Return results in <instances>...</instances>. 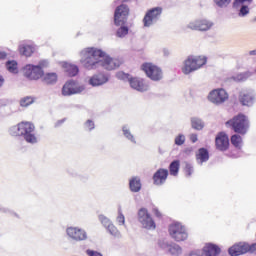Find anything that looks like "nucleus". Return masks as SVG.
<instances>
[{
  "instance_id": "nucleus-1",
  "label": "nucleus",
  "mask_w": 256,
  "mask_h": 256,
  "mask_svg": "<svg viewBox=\"0 0 256 256\" xmlns=\"http://www.w3.org/2000/svg\"><path fill=\"white\" fill-rule=\"evenodd\" d=\"M101 61L111 63V57L107 52L96 47H87L80 51V62L82 65H97Z\"/></svg>"
},
{
  "instance_id": "nucleus-2",
  "label": "nucleus",
  "mask_w": 256,
  "mask_h": 256,
  "mask_svg": "<svg viewBox=\"0 0 256 256\" xmlns=\"http://www.w3.org/2000/svg\"><path fill=\"white\" fill-rule=\"evenodd\" d=\"M226 126L239 135H245L249 131V119L244 114H238L227 121Z\"/></svg>"
},
{
  "instance_id": "nucleus-3",
  "label": "nucleus",
  "mask_w": 256,
  "mask_h": 256,
  "mask_svg": "<svg viewBox=\"0 0 256 256\" xmlns=\"http://www.w3.org/2000/svg\"><path fill=\"white\" fill-rule=\"evenodd\" d=\"M168 232L171 239H174L176 243H181L189 239V233L187 232V228L179 222L170 224Z\"/></svg>"
},
{
  "instance_id": "nucleus-4",
  "label": "nucleus",
  "mask_w": 256,
  "mask_h": 256,
  "mask_svg": "<svg viewBox=\"0 0 256 256\" xmlns=\"http://www.w3.org/2000/svg\"><path fill=\"white\" fill-rule=\"evenodd\" d=\"M85 91V85L79 84L75 80L67 81L62 87V95L64 97H71V95H79Z\"/></svg>"
},
{
  "instance_id": "nucleus-5",
  "label": "nucleus",
  "mask_w": 256,
  "mask_h": 256,
  "mask_svg": "<svg viewBox=\"0 0 256 256\" xmlns=\"http://www.w3.org/2000/svg\"><path fill=\"white\" fill-rule=\"evenodd\" d=\"M22 73L30 81H37L45 74L43 67L39 65H26L23 67Z\"/></svg>"
},
{
  "instance_id": "nucleus-6",
  "label": "nucleus",
  "mask_w": 256,
  "mask_h": 256,
  "mask_svg": "<svg viewBox=\"0 0 256 256\" xmlns=\"http://www.w3.org/2000/svg\"><path fill=\"white\" fill-rule=\"evenodd\" d=\"M21 137H24L26 143H31L32 145L37 143V136H35V125L31 122H22Z\"/></svg>"
},
{
  "instance_id": "nucleus-7",
  "label": "nucleus",
  "mask_w": 256,
  "mask_h": 256,
  "mask_svg": "<svg viewBox=\"0 0 256 256\" xmlns=\"http://www.w3.org/2000/svg\"><path fill=\"white\" fill-rule=\"evenodd\" d=\"M127 17H129V6L121 4L114 12V24L116 27L125 25L127 23Z\"/></svg>"
},
{
  "instance_id": "nucleus-8",
  "label": "nucleus",
  "mask_w": 256,
  "mask_h": 256,
  "mask_svg": "<svg viewBox=\"0 0 256 256\" xmlns=\"http://www.w3.org/2000/svg\"><path fill=\"white\" fill-rule=\"evenodd\" d=\"M141 70L151 81H161L163 79V70L157 65H142Z\"/></svg>"
},
{
  "instance_id": "nucleus-9",
  "label": "nucleus",
  "mask_w": 256,
  "mask_h": 256,
  "mask_svg": "<svg viewBox=\"0 0 256 256\" xmlns=\"http://www.w3.org/2000/svg\"><path fill=\"white\" fill-rule=\"evenodd\" d=\"M138 221L144 229H155V221L153 217L149 214L146 208H141L138 210Z\"/></svg>"
},
{
  "instance_id": "nucleus-10",
  "label": "nucleus",
  "mask_w": 256,
  "mask_h": 256,
  "mask_svg": "<svg viewBox=\"0 0 256 256\" xmlns=\"http://www.w3.org/2000/svg\"><path fill=\"white\" fill-rule=\"evenodd\" d=\"M208 99L211 103H214V105H221L229 99V94H227L225 89H215L209 93Z\"/></svg>"
},
{
  "instance_id": "nucleus-11",
  "label": "nucleus",
  "mask_w": 256,
  "mask_h": 256,
  "mask_svg": "<svg viewBox=\"0 0 256 256\" xmlns=\"http://www.w3.org/2000/svg\"><path fill=\"white\" fill-rule=\"evenodd\" d=\"M163 13V8L156 7L147 11L143 18L144 27H151L152 24L155 23L161 17Z\"/></svg>"
},
{
  "instance_id": "nucleus-12",
  "label": "nucleus",
  "mask_w": 256,
  "mask_h": 256,
  "mask_svg": "<svg viewBox=\"0 0 256 256\" xmlns=\"http://www.w3.org/2000/svg\"><path fill=\"white\" fill-rule=\"evenodd\" d=\"M99 221L102 223L103 227L107 229L108 233L112 235V237H116V239H121V232L113 225V222H111L109 218L104 215H99Z\"/></svg>"
},
{
  "instance_id": "nucleus-13",
  "label": "nucleus",
  "mask_w": 256,
  "mask_h": 256,
  "mask_svg": "<svg viewBox=\"0 0 256 256\" xmlns=\"http://www.w3.org/2000/svg\"><path fill=\"white\" fill-rule=\"evenodd\" d=\"M189 29L192 31H209L213 27V22L207 19H200L190 22L188 25Z\"/></svg>"
},
{
  "instance_id": "nucleus-14",
  "label": "nucleus",
  "mask_w": 256,
  "mask_h": 256,
  "mask_svg": "<svg viewBox=\"0 0 256 256\" xmlns=\"http://www.w3.org/2000/svg\"><path fill=\"white\" fill-rule=\"evenodd\" d=\"M68 237L74 241H85L87 239V232L78 227H69L66 230Z\"/></svg>"
},
{
  "instance_id": "nucleus-15",
  "label": "nucleus",
  "mask_w": 256,
  "mask_h": 256,
  "mask_svg": "<svg viewBox=\"0 0 256 256\" xmlns=\"http://www.w3.org/2000/svg\"><path fill=\"white\" fill-rule=\"evenodd\" d=\"M129 85L131 89L135 91H139L140 93H145V91H149V84L143 80V78L132 77L130 79Z\"/></svg>"
},
{
  "instance_id": "nucleus-16",
  "label": "nucleus",
  "mask_w": 256,
  "mask_h": 256,
  "mask_svg": "<svg viewBox=\"0 0 256 256\" xmlns=\"http://www.w3.org/2000/svg\"><path fill=\"white\" fill-rule=\"evenodd\" d=\"M228 252L231 256L245 255V253H249V244L240 242L230 247Z\"/></svg>"
},
{
  "instance_id": "nucleus-17",
  "label": "nucleus",
  "mask_w": 256,
  "mask_h": 256,
  "mask_svg": "<svg viewBox=\"0 0 256 256\" xmlns=\"http://www.w3.org/2000/svg\"><path fill=\"white\" fill-rule=\"evenodd\" d=\"M109 82V76L105 74H95L89 78L88 83L92 87H101V85H105V83Z\"/></svg>"
},
{
  "instance_id": "nucleus-18",
  "label": "nucleus",
  "mask_w": 256,
  "mask_h": 256,
  "mask_svg": "<svg viewBox=\"0 0 256 256\" xmlns=\"http://www.w3.org/2000/svg\"><path fill=\"white\" fill-rule=\"evenodd\" d=\"M216 148L219 151H227L229 149V137L227 134L221 132L216 136Z\"/></svg>"
},
{
  "instance_id": "nucleus-19",
  "label": "nucleus",
  "mask_w": 256,
  "mask_h": 256,
  "mask_svg": "<svg viewBox=\"0 0 256 256\" xmlns=\"http://www.w3.org/2000/svg\"><path fill=\"white\" fill-rule=\"evenodd\" d=\"M169 177V170L160 168L153 175L154 185H163Z\"/></svg>"
},
{
  "instance_id": "nucleus-20",
  "label": "nucleus",
  "mask_w": 256,
  "mask_h": 256,
  "mask_svg": "<svg viewBox=\"0 0 256 256\" xmlns=\"http://www.w3.org/2000/svg\"><path fill=\"white\" fill-rule=\"evenodd\" d=\"M239 101L242 105L246 107H251V105L255 103V95H253V93L248 91L240 92Z\"/></svg>"
},
{
  "instance_id": "nucleus-21",
  "label": "nucleus",
  "mask_w": 256,
  "mask_h": 256,
  "mask_svg": "<svg viewBox=\"0 0 256 256\" xmlns=\"http://www.w3.org/2000/svg\"><path fill=\"white\" fill-rule=\"evenodd\" d=\"M184 65H207L206 56H189Z\"/></svg>"
},
{
  "instance_id": "nucleus-22",
  "label": "nucleus",
  "mask_w": 256,
  "mask_h": 256,
  "mask_svg": "<svg viewBox=\"0 0 256 256\" xmlns=\"http://www.w3.org/2000/svg\"><path fill=\"white\" fill-rule=\"evenodd\" d=\"M196 161L198 165H203L209 161V151L206 148H200L196 153Z\"/></svg>"
},
{
  "instance_id": "nucleus-23",
  "label": "nucleus",
  "mask_w": 256,
  "mask_h": 256,
  "mask_svg": "<svg viewBox=\"0 0 256 256\" xmlns=\"http://www.w3.org/2000/svg\"><path fill=\"white\" fill-rule=\"evenodd\" d=\"M168 253L171 256H181L183 255V247L181 245L172 242L167 245Z\"/></svg>"
},
{
  "instance_id": "nucleus-24",
  "label": "nucleus",
  "mask_w": 256,
  "mask_h": 256,
  "mask_svg": "<svg viewBox=\"0 0 256 256\" xmlns=\"http://www.w3.org/2000/svg\"><path fill=\"white\" fill-rule=\"evenodd\" d=\"M20 55H24V57H31L33 53H35V47L29 44H21L18 48Z\"/></svg>"
},
{
  "instance_id": "nucleus-25",
  "label": "nucleus",
  "mask_w": 256,
  "mask_h": 256,
  "mask_svg": "<svg viewBox=\"0 0 256 256\" xmlns=\"http://www.w3.org/2000/svg\"><path fill=\"white\" fill-rule=\"evenodd\" d=\"M206 256H217L221 253V249L215 244H208L203 248Z\"/></svg>"
},
{
  "instance_id": "nucleus-26",
  "label": "nucleus",
  "mask_w": 256,
  "mask_h": 256,
  "mask_svg": "<svg viewBox=\"0 0 256 256\" xmlns=\"http://www.w3.org/2000/svg\"><path fill=\"white\" fill-rule=\"evenodd\" d=\"M64 71L68 75V77H76L79 74V67L76 65H65Z\"/></svg>"
},
{
  "instance_id": "nucleus-27",
  "label": "nucleus",
  "mask_w": 256,
  "mask_h": 256,
  "mask_svg": "<svg viewBox=\"0 0 256 256\" xmlns=\"http://www.w3.org/2000/svg\"><path fill=\"white\" fill-rule=\"evenodd\" d=\"M201 67V65H183L181 67V71L182 73H184V75H189L190 73H195V71H199Z\"/></svg>"
},
{
  "instance_id": "nucleus-28",
  "label": "nucleus",
  "mask_w": 256,
  "mask_h": 256,
  "mask_svg": "<svg viewBox=\"0 0 256 256\" xmlns=\"http://www.w3.org/2000/svg\"><path fill=\"white\" fill-rule=\"evenodd\" d=\"M44 83H47V85H55V83H57V73H46L44 75Z\"/></svg>"
},
{
  "instance_id": "nucleus-29",
  "label": "nucleus",
  "mask_w": 256,
  "mask_h": 256,
  "mask_svg": "<svg viewBox=\"0 0 256 256\" xmlns=\"http://www.w3.org/2000/svg\"><path fill=\"white\" fill-rule=\"evenodd\" d=\"M129 185L133 193H138V191H141V180L139 178L136 177L130 180Z\"/></svg>"
},
{
  "instance_id": "nucleus-30",
  "label": "nucleus",
  "mask_w": 256,
  "mask_h": 256,
  "mask_svg": "<svg viewBox=\"0 0 256 256\" xmlns=\"http://www.w3.org/2000/svg\"><path fill=\"white\" fill-rule=\"evenodd\" d=\"M179 167V160H174L173 162H171L169 166L170 175H173V177H177V175L179 174Z\"/></svg>"
},
{
  "instance_id": "nucleus-31",
  "label": "nucleus",
  "mask_w": 256,
  "mask_h": 256,
  "mask_svg": "<svg viewBox=\"0 0 256 256\" xmlns=\"http://www.w3.org/2000/svg\"><path fill=\"white\" fill-rule=\"evenodd\" d=\"M231 143L234 145V147H236V149H241L243 146V138H241V136L238 134H234L231 137Z\"/></svg>"
},
{
  "instance_id": "nucleus-32",
  "label": "nucleus",
  "mask_w": 256,
  "mask_h": 256,
  "mask_svg": "<svg viewBox=\"0 0 256 256\" xmlns=\"http://www.w3.org/2000/svg\"><path fill=\"white\" fill-rule=\"evenodd\" d=\"M23 126V122H21L20 124L16 125V126H12L10 128V135H12L13 137H21L22 135V128Z\"/></svg>"
},
{
  "instance_id": "nucleus-33",
  "label": "nucleus",
  "mask_w": 256,
  "mask_h": 256,
  "mask_svg": "<svg viewBox=\"0 0 256 256\" xmlns=\"http://www.w3.org/2000/svg\"><path fill=\"white\" fill-rule=\"evenodd\" d=\"M191 125L193 129H196V131H201V129L205 127V124L203 123V121L195 117L191 119Z\"/></svg>"
},
{
  "instance_id": "nucleus-34",
  "label": "nucleus",
  "mask_w": 256,
  "mask_h": 256,
  "mask_svg": "<svg viewBox=\"0 0 256 256\" xmlns=\"http://www.w3.org/2000/svg\"><path fill=\"white\" fill-rule=\"evenodd\" d=\"M35 103V98L31 96H25L20 99V107H29V105H33Z\"/></svg>"
},
{
  "instance_id": "nucleus-35",
  "label": "nucleus",
  "mask_w": 256,
  "mask_h": 256,
  "mask_svg": "<svg viewBox=\"0 0 256 256\" xmlns=\"http://www.w3.org/2000/svg\"><path fill=\"white\" fill-rule=\"evenodd\" d=\"M116 77H117L120 81H125V82L128 81V83H130V81H131V79H132L133 76H131V74H129V73H125V72H123V71H119V72L116 73Z\"/></svg>"
},
{
  "instance_id": "nucleus-36",
  "label": "nucleus",
  "mask_w": 256,
  "mask_h": 256,
  "mask_svg": "<svg viewBox=\"0 0 256 256\" xmlns=\"http://www.w3.org/2000/svg\"><path fill=\"white\" fill-rule=\"evenodd\" d=\"M122 131H123L124 137H126L128 141H131V143H136L135 137L133 136V134H131V130H129L127 126H123Z\"/></svg>"
},
{
  "instance_id": "nucleus-37",
  "label": "nucleus",
  "mask_w": 256,
  "mask_h": 256,
  "mask_svg": "<svg viewBox=\"0 0 256 256\" xmlns=\"http://www.w3.org/2000/svg\"><path fill=\"white\" fill-rule=\"evenodd\" d=\"M129 34V28L127 26H121L117 31H116V36L123 38L126 35Z\"/></svg>"
},
{
  "instance_id": "nucleus-38",
  "label": "nucleus",
  "mask_w": 256,
  "mask_h": 256,
  "mask_svg": "<svg viewBox=\"0 0 256 256\" xmlns=\"http://www.w3.org/2000/svg\"><path fill=\"white\" fill-rule=\"evenodd\" d=\"M116 222L118 225H125V215H123L121 206L118 207V216L116 217Z\"/></svg>"
},
{
  "instance_id": "nucleus-39",
  "label": "nucleus",
  "mask_w": 256,
  "mask_h": 256,
  "mask_svg": "<svg viewBox=\"0 0 256 256\" xmlns=\"http://www.w3.org/2000/svg\"><path fill=\"white\" fill-rule=\"evenodd\" d=\"M249 77H251V73L249 72L241 73V74H238L236 77H234V81H247Z\"/></svg>"
},
{
  "instance_id": "nucleus-40",
  "label": "nucleus",
  "mask_w": 256,
  "mask_h": 256,
  "mask_svg": "<svg viewBox=\"0 0 256 256\" xmlns=\"http://www.w3.org/2000/svg\"><path fill=\"white\" fill-rule=\"evenodd\" d=\"M185 143V135L179 134L175 138V145L181 146Z\"/></svg>"
},
{
  "instance_id": "nucleus-41",
  "label": "nucleus",
  "mask_w": 256,
  "mask_h": 256,
  "mask_svg": "<svg viewBox=\"0 0 256 256\" xmlns=\"http://www.w3.org/2000/svg\"><path fill=\"white\" fill-rule=\"evenodd\" d=\"M7 71H9V73H12L13 75H17V73H19V68L17 67V65H8Z\"/></svg>"
},
{
  "instance_id": "nucleus-42",
  "label": "nucleus",
  "mask_w": 256,
  "mask_h": 256,
  "mask_svg": "<svg viewBox=\"0 0 256 256\" xmlns=\"http://www.w3.org/2000/svg\"><path fill=\"white\" fill-rule=\"evenodd\" d=\"M214 2L216 3V5H218V7H225L226 5H229V3H231V0H214Z\"/></svg>"
},
{
  "instance_id": "nucleus-43",
  "label": "nucleus",
  "mask_w": 256,
  "mask_h": 256,
  "mask_svg": "<svg viewBox=\"0 0 256 256\" xmlns=\"http://www.w3.org/2000/svg\"><path fill=\"white\" fill-rule=\"evenodd\" d=\"M186 175L191 177L193 175V166L191 164H186L185 166Z\"/></svg>"
},
{
  "instance_id": "nucleus-44",
  "label": "nucleus",
  "mask_w": 256,
  "mask_h": 256,
  "mask_svg": "<svg viewBox=\"0 0 256 256\" xmlns=\"http://www.w3.org/2000/svg\"><path fill=\"white\" fill-rule=\"evenodd\" d=\"M86 129H89V131H92V129H95V123H93L92 120H87L85 123Z\"/></svg>"
},
{
  "instance_id": "nucleus-45",
  "label": "nucleus",
  "mask_w": 256,
  "mask_h": 256,
  "mask_svg": "<svg viewBox=\"0 0 256 256\" xmlns=\"http://www.w3.org/2000/svg\"><path fill=\"white\" fill-rule=\"evenodd\" d=\"M248 14H249V7L242 6L241 9H240V15L242 17H245V15H248Z\"/></svg>"
},
{
  "instance_id": "nucleus-46",
  "label": "nucleus",
  "mask_w": 256,
  "mask_h": 256,
  "mask_svg": "<svg viewBox=\"0 0 256 256\" xmlns=\"http://www.w3.org/2000/svg\"><path fill=\"white\" fill-rule=\"evenodd\" d=\"M189 256H203V251L193 250L192 252H190Z\"/></svg>"
},
{
  "instance_id": "nucleus-47",
  "label": "nucleus",
  "mask_w": 256,
  "mask_h": 256,
  "mask_svg": "<svg viewBox=\"0 0 256 256\" xmlns=\"http://www.w3.org/2000/svg\"><path fill=\"white\" fill-rule=\"evenodd\" d=\"M248 253H256V244H248Z\"/></svg>"
},
{
  "instance_id": "nucleus-48",
  "label": "nucleus",
  "mask_w": 256,
  "mask_h": 256,
  "mask_svg": "<svg viewBox=\"0 0 256 256\" xmlns=\"http://www.w3.org/2000/svg\"><path fill=\"white\" fill-rule=\"evenodd\" d=\"M7 59V52L0 50V61Z\"/></svg>"
},
{
  "instance_id": "nucleus-49",
  "label": "nucleus",
  "mask_w": 256,
  "mask_h": 256,
  "mask_svg": "<svg viewBox=\"0 0 256 256\" xmlns=\"http://www.w3.org/2000/svg\"><path fill=\"white\" fill-rule=\"evenodd\" d=\"M190 141L192 143H197V134H191L190 135Z\"/></svg>"
},
{
  "instance_id": "nucleus-50",
  "label": "nucleus",
  "mask_w": 256,
  "mask_h": 256,
  "mask_svg": "<svg viewBox=\"0 0 256 256\" xmlns=\"http://www.w3.org/2000/svg\"><path fill=\"white\" fill-rule=\"evenodd\" d=\"M117 67H119V66L108 65V66H106V69H107V71H115V69H117Z\"/></svg>"
},
{
  "instance_id": "nucleus-51",
  "label": "nucleus",
  "mask_w": 256,
  "mask_h": 256,
  "mask_svg": "<svg viewBox=\"0 0 256 256\" xmlns=\"http://www.w3.org/2000/svg\"><path fill=\"white\" fill-rule=\"evenodd\" d=\"M153 211H154L156 217H161V212H159V209L154 208Z\"/></svg>"
},
{
  "instance_id": "nucleus-52",
  "label": "nucleus",
  "mask_w": 256,
  "mask_h": 256,
  "mask_svg": "<svg viewBox=\"0 0 256 256\" xmlns=\"http://www.w3.org/2000/svg\"><path fill=\"white\" fill-rule=\"evenodd\" d=\"M6 65H17V61H15V60L7 61Z\"/></svg>"
},
{
  "instance_id": "nucleus-53",
  "label": "nucleus",
  "mask_w": 256,
  "mask_h": 256,
  "mask_svg": "<svg viewBox=\"0 0 256 256\" xmlns=\"http://www.w3.org/2000/svg\"><path fill=\"white\" fill-rule=\"evenodd\" d=\"M249 2V3H251V1H253V0H235V3H245V2Z\"/></svg>"
},
{
  "instance_id": "nucleus-54",
  "label": "nucleus",
  "mask_w": 256,
  "mask_h": 256,
  "mask_svg": "<svg viewBox=\"0 0 256 256\" xmlns=\"http://www.w3.org/2000/svg\"><path fill=\"white\" fill-rule=\"evenodd\" d=\"M5 83V78L0 75V87H3V84Z\"/></svg>"
},
{
  "instance_id": "nucleus-55",
  "label": "nucleus",
  "mask_w": 256,
  "mask_h": 256,
  "mask_svg": "<svg viewBox=\"0 0 256 256\" xmlns=\"http://www.w3.org/2000/svg\"><path fill=\"white\" fill-rule=\"evenodd\" d=\"M65 120H59L56 124L55 127H59V125L63 124Z\"/></svg>"
},
{
  "instance_id": "nucleus-56",
  "label": "nucleus",
  "mask_w": 256,
  "mask_h": 256,
  "mask_svg": "<svg viewBox=\"0 0 256 256\" xmlns=\"http://www.w3.org/2000/svg\"><path fill=\"white\" fill-rule=\"evenodd\" d=\"M249 55H256V50H251L250 52H249Z\"/></svg>"
},
{
  "instance_id": "nucleus-57",
  "label": "nucleus",
  "mask_w": 256,
  "mask_h": 256,
  "mask_svg": "<svg viewBox=\"0 0 256 256\" xmlns=\"http://www.w3.org/2000/svg\"><path fill=\"white\" fill-rule=\"evenodd\" d=\"M164 55H169V50L164 49Z\"/></svg>"
},
{
  "instance_id": "nucleus-58",
  "label": "nucleus",
  "mask_w": 256,
  "mask_h": 256,
  "mask_svg": "<svg viewBox=\"0 0 256 256\" xmlns=\"http://www.w3.org/2000/svg\"><path fill=\"white\" fill-rule=\"evenodd\" d=\"M254 21H256V17L254 18Z\"/></svg>"
}]
</instances>
